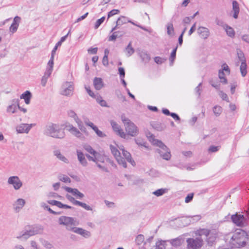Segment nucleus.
<instances>
[{
	"label": "nucleus",
	"mask_w": 249,
	"mask_h": 249,
	"mask_svg": "<svg viewBox=\"0 0 249 249\" xmlns=\"http://www.w3.org/2000/svg\"><path fill=\"white\" fill-rule=\"evenodd\" d=\"M121 120L125 126L127 134L135 137L138 134L139 130L137 126L124 115L121 116Z\"/></svg>",
	"instance_id": "obj_6"
},
{
	"label": "nucleus",
	"mask_w": 249,
	"mask_h": 249,
	"mask_svg": "<svg viewBox=\"0 0 249 249\" xmlns=\"http://www.w3.org/2000/svg\"><path fill=\"white\" fill-rule=\"evenodd\" d=\"M38 233V231L35 228H33L29 230L26 229L21 231L16 236L18 239L21 240H27L30 236L36 235Z\"/></svg>",
	"instance_id": "obj_8"
},
{
	"label": "nucleus",
	"mask_w": 249,
	"mask_h": 249,
	"mask_svg": "<svg viewBox=\"0 0 249 249\" xmlns=\"http://www.w3.org/2000/svg\"><path fill=\"white\" fill-rule=\"evenodd\" d=\"M110 149L112 154L115 157L118 163L124 168L127 167L126 161L130 163L132 166L135 165V162L132 159L131 154L129 152L125 150L123 146L119 147L120 150L122 151L124 157L121 155L120 152L117 148L112 145H110Z\"/></svg>",
	"instance_id": "obj_1"
},
{
	"label": "nucleus",
	"mask_w": 249,
	"mask_h": 249,
	"mask_svg": "<svg viewBox=\"0 0 249 249\" xmlns=\"http://www.w3.org/2000/svg\"><path fill=\"white\" fill-rule=\"evenodd\" d=\"M171 244L174 246H179L181 244V241L179 239H175L171 241Z\"/></svg>",
	"instance_id": "obj_56"
},
{
	"label": "nucleus",
	"mask_w": 249,
	"mask_h": 249,
	"mask_svg": "<svg viewBox=\"0 0 249 249\" xmlns=\"http://www.w3.org/2000/svg\"><path fill=\"white\" fill-rule=\"evenodd\" d=\"M119 13H120V10H119L118 9H113L111 11H110L109 12H108V15H107V18H108L110 17L114 16V15L119 14Z\"/></svg>",
	"instance_id": "obj_54"
},
{
	"label": "nucleus",
	"mask_w": 249,
	"mask_h": 249,
	"mask_svg": "<svg viewBox=\"0 0 249 249\" xmlns=\"http://www.w3.org/2000/svg\"><path fill=\"white\" fill-rule=\"evenodd\" d=\"M47 202L50 205H52L53 206H56L59 208L70 209L73 208V207H72L71 206H69V205H68L66 204H63L61 202L57 201V200H48L47 201Z\"/></svg>",
	"instance_id": "obj_26"
},
{
	"label": "nucleus",
	"mask_w": 249,
	"mask_h": 249,
	"mask_svg": "<svg viewBox=\"0 0 249 249\" xmlns=\"http://www.w3.org/2000/svg\"><path fill=\"white\" fill-rule=\"evenodd\" d=\"M26 201L22 198H18L14 201L12 204V208L16 213H19L25 207Z\"/></svg>",
	"instance_id": "obj_14"
},
{
	"label": "nucleus",
	"mask_w": 249,
	"mask_h": 249,
	"mask_svg": "<svg viewBox=\"0 0 249 249\" xmlns=\"http://www.w3.org/2000/svg\"><path fill=\"white\" fill-rule=\"evenodd\" d=\"M18 27V26L12 23L10 27V31L12 33H15L17 30Z\"/></svg>",
	"instance_id": "obj_61"
},
{
	"label": "nucleus",
	"mask_w": 249,
	"mask_h": 249,
	"mask_svg": "<svg viewBox=\"0 0 249 249\" xmlns=\"http://www.w3.org/2000/svg\"><path fill=\"white\" fill-rule=\"evenodd\" d=\"M144 236L142 234H140V235H138L137 236L136 239V242L139 245L141 244L144 241Z\"/></svg>",
	"instance_id": "obj_52"
},
{
	"label": "nucleus",
	"mask_w": 249,
	"mask_h": 249,
	"mask_svg": "<svg viewBox=\"0 0 249 249\" xmlns=\"http://www.w3.org/2000/svg\"><path fill=\"white\" fill-rule=\"evenodd\" d=\"M30 244L32 249H41L40 246L35 240H31Z\"/></svg>",
	"instance_id": "obj_44"
},
{
	"label": "nucleus",
	"mask_w": 249,
	"mask_h": 249,
	"mask_svg": "<svg viewBox=\"0 0 249 249\" xmlns=\"http://www.w3.org/2000/svg\"><path fill=\"white\" fill-rule=\"evenodd\" d=\"M197 33L199 36L203 39H208L211 36V32L208 28L199 26L197 29Z\"/></svg>",
	"instance_id": "obj_18"
},
{
	"label": "nucleus",
	"mask_w": 249,
	"mask_h": 249,
	"mask_svg": "<svg viewBox=\"0 0 249 249\" xmlns=\"http://www.w3.org/2000/svg\"><path fill=\"white\" fill-rule=\"evenodd\" d=\"M63 188L68 193L72 194L77 198L82 199L85 195L76 188H72L69 187H64Z\"/></svg>",
	"instance_id": "obj_24"
},
{
	"label": "nucleus",
	"mask_w": 249,
	"mask_h": 249,
	"mask_svg": "<svg viewBox=\"0 0 249 249\" xmlns=\"http://www.w3.org/2000/svg\"><path fill=\"white\" fill-rule=\"evenodd\" d=\"M167 34L170 36H173L175 35L174 28L173 25L171 23H169L166 25Z\"/></svg>",
	"instance_id": "obj_37"
},
{
	"label": "nucleus",
	"mask_w": 249,
	"mask_h": 249,
	"mask_svg": "<svg viewBox=\"0 0 249 249\" xmlns=\"http://www.w3.org/2000/svg\"><path fill=\"white\" fill-rule=\"evenodd\" d=\"M66 197L70 202H71L74 205L80 206L87 211H92L93 210L92 207L90 206L89 205L85 203L82 202L81 201L76 200L73 197L71 196L70 195L67 194L66 195Z\"/></svg>",
	"instance_id": "obj_12"
},
{
	"label": "nucleus",
	"mask_w": 249,
	"mask_h": 249,
	"mask_svg": "<svg viewBox=\"0 0 249 249\" xmlns=\"http://www.w3.org/2000/svg\"><path fill=\"white\" fill-rule=\"evenodd\" d=\"M76 155L77 159L79 163L84 167H86L88 165V161L85 158V155L80 150H76Z\"/></svg>",
	"instance_id": "obj_25"
},
{
	"label": "nucleus",
	"mask_w": 249,
	"mask_h": 249,
	"mask_svg": "<svg viewBox=\"0 0 249 249\" xmlns=\"http://www.w3.org/2000/svg\"><path fill=\"white\" fill-rule=\"evenodd\" d=\"M118 37L117 32H113V34L108 37V40L109 41H115Z\"/></svg>",
	"instance_id": "obj_55"
},
{
	"label": "nucleus",
	"mask_w": 249,
	"mask_h": 249,
	"mask_svg": "<svg viewBox=\"0 0 249 249\" xmlns=\"http://www.w3.org/2000/svg\"><path fill=\"white\" fill-rule=\"evenodd\" d=\"M187 249H199L203 245V240L201 237L195 239L188 238L187 241Z\"/></svg>",
	"instance_id": "obj_9"
},
{
	"label": "nucleus",
	"mask_w": 249,
	"mask_h": 249,
	"mask_svg": "<svg viewBox=\"0 0 249 249\" xmlns=\"http://www.w3.org/2000/svg\"><path fill=\"white\" fill-rule=\"evenodd\" d=\"M230 73V70L228 66V65L226 63L223 64L221 66V69L219 70L218 72V77L220 79V82L223 84H227V80L226 78L225 77V75H229Z\"/></svg>",
	"instance_id": "obj_11"
},
{
	"label": "nucleus",
	"mask_w": 249,
	"mask_h": 249,
	"mask_svg": "<svg viewBox=\"0 0 249 249\" xmlns=\"http://www.w3.org/2000/svg\"><path fill=\"white\" fill-rule=\"evenodd\" d=\"M51 74L45 72L44 75L42 76L41 84L42 86L44 87L46 86L47 81L48 80V78L50 76Z\"/></svg>",
	"instance_id": "obj_43"
},
{
	"label": "nucleus",
	"mask_w": 249,
	"mask_h": 249,
	"mask_svg": "<svg viewBox=\"0 0 249 249\" xmlns=\"http://www.w3.org/2000/svg\"><path fill=\"white\" fill-rule=\"evenodd\" d=\"M35 125V124L22 123L16 126V130L18 134H28L29 133L31 128Z\"/></svg>",
	"instance_id": "obj_15"
},
{
	"label": "nucleus",
	"mask_w": 249,
	"mask_h": 249,
	"mask_svg": "<svg viewBox=\"0 0 249 249\" xmlns=\"http://www.w3.org/2000/svg\"><path fill=\"white\" fill-rule=\"evenodd\" d=\"M67 114L69 117L72 118L76 123L79 129L82 131L85 132L86 128L84 126L82 122L78 117L77 114L72 110H69L67 112Z\"/></svg>",
	"instance_id": "obj_13"
},
{
	"label": "nucleus",
	"mask_w": 249,
	"mask_h": 249,
	"mask_svg": "<svg viewBox=\"0 0 249 249\" xmlns=\"http://www.w3.org/2000/svg\"><path fill=\"white\" fill-rule=\"evenodd\" d=\"M220 147L218 146H211L208 149L209 152H215L219 149Z\"/></svg>",
	"instance_id": "obj_58"
},
{
	"label": "nucleus",
	"mask_w": 249,
	"mask_h": 249,
	"mask_svg": "<svg viewBox=\"0 0 249 249\" xmlns=\"http://www.w3.org/2000/svg\"><path fill=\"white\" fill-rule=\"evenodd\" d=\"M232 222L238 226L243 227L246 224V219L243 215L236 213L231 216Z\"/></svg>",
	"instance_id": "obj_17"
},
{
	"label": "nucleus",
	"mask_w": 249,
	"mask_h": 249,
	"mask_svg": "<svg viewBox=\"0 0 249 249\" xmlns=\"http://www.w3.org/2000/svg\"><path fill=\"white\" fill-rule=\"evenodd\" d=\"M224 29L229 36L231 37H233L234 36L235 32L232 28L227 25L226 26H225Z\"/></svg>",
	"instance_id": "obj_36"
},
{
	"label": "nucleus",
	"mask_w": 249,
	"mask_h": 249,
	"mask_svg": "<svg viewBox=\"0 0 249 249\" xmlns=\"http://www.w3.org/2000/svg\"><path fill=\"white\" fill-rule=\"evenodd\" d=\"M94 88L97 90L101 89L103 87V82L101 78L96 77L93 81Z\"/></svg>",
	"instance_id": "obj_31"
},
{
	"label": "nucleus",
	"mask_w": 249,
	"mask_h": 249,
	"mask_svg": "<svg viewBox=\"0 0 249 249\" xmlns=\"http://www.w3.org/2000/svg\"><path fill=\"white\" fill-rule=\"evenodd\" d=\"M47 196L48 198H60L62 197L61 196L54 192H49Z\"/></svg>",
	"instance_id": "obj_47"
},
{
	"label": "nucleus",
	"mask_w": 249,
	"mask_h": 249,
	"mask_svg": "<svg viewBox=\"0 0 249 249\" xmlns=\"http://www.w3.org/2000/svg\"><path fill=\"white\" fill-rule=\"evenodd\" d=\"M194 194H189L187 196L185 197V202L186 203L190 202L193 198Z\"/></svg>",
	"instance_id": "obj_60"
},
{
	"label": "nucleus",
	"mask_w": 249,
	"mask_h": 249,
	"mask_svg": "<svg viewBox=\"0 0 249 249\" xmlns=\"http://www.w3.org/2000/svg\"><path fill=\"white\" fill-rule=\"evenodd\" d=\"M140 56L142 61L145 62H148L150 59V55L146 52L142 51L140 53Z\"/></svg>",
	"instance_id": "obj_38"
},
{
	"label": "nucleus",
	"mask_w": 249,
	"mask_h": 249,
	"mask_svg": "<svg viewBox=\"0 0 249 249\" xmlns=\"http://www.w3.org/2000/svg\"><path fill=\"white\" fill-rule=\"evenodd\" d=\"M53 154L54 156H55L57 158L61 161H63L65 163H69V160L64 155H63L59 150H55L53 152Z\"/></svg>",
	"instance_id": "obj_28"
},
{
	"label": "nucleus",
	"mask_w": 249,
	"mask_h": 249,
	"mask_svg": "<svg viewBox=\"0 0 249 249\" xmlns=\"http://www.w3.org/2000/svg\"><path fill=\"white\" fill-rule=\"evenodd\" d=\"M215 23L217 25L222 27L223 29L227 25L222 20L218 19H216Z\"/></svg>",
	"instance_id": "obj_57"
},
{
	"label": "nucleus",
	"mask_w": 249,
	"mask_h": 249,
	"mask_svg": "<svg viewBox=\"0 0 249 249\" xmlns=\"http://www.w3.org/2000/svg\"><path fill=\"white\" fill-rule=\"evenodd\" d=\"M219 96L222 99L227 102H229V98L227 95L224 93L222 91H219L218 92Z\"/></svg>",
	"instance_id": "obj_51"
},
{
	"label": "nucleus",
	"mask_w": 249,
	"mask_h": 249,
	"mask_svg": "<svg viewBox=\"0 0 249 249\" xmlns=\"http://www.w3.org/2000/svg\"><path fill=\"white\" fill-rule=\"evenodd\" d=\"M58 223L65 226L69 231H72L75 227L79 225L78 221L75 218L67 216H60L58 218Z\"/></svg>",
	"instance_id": "obj_5"
},
{
	"label": "nucleus",
	"mask_w": 249,
	"mask_h": 249,
	"mask_svg": "<svg viewBox=\"0 0 249 249\" xmlns=\"http://www.w3.org/2000/svg\"><path fill=\"white\" fill-rule=\"evenodd\" d=\"M67 129L74 136L80 139H83L84 137L80 130L72 124H69L66 126Z\"/></svg>",
	"instance_id": "obj_22"
},
{
	"label": "nucleus",
	"mask_w": 249,
	"mask_h": 249,
	"mask_svg": "<svg viewBox=\"0 0 249 249\" xmlns=\"http://www.w3.org/2000/svg\"><path fill=\"white\" fill-rule=\"evenodd\" d=\"M149 141L154 145L158 146L159 149L157 150L163 159L169 160L171 157L170 151L168 148L161 141L155 139L153 135L147 136Z\"/></svg>",
	"instance_id": "obj_4"
},
{
	"label": "nucleus",
	"mask_w": 249,
	"mask_h": 249,
	"mask_svg": "<svg viewBox=\"0 0 249 249\" xmlns=\"http://www.w3.org/2000/svg\"><path fill=\"white\" fill-rule=\"evenodd\" d=\"M20 21V18L18 16H16L14 18L13 24H16V25L18 26Z\"/></svg>",
	"instance_id": "obj_64"
},
{
	"label": "nucleus",
	"mask_w": 249,
	"mask_h": 249,
	"mask_svg": "<svg viewBox=\"0 0 249 249\" xmlns=\"http://www.w3.org/2000/svg\"><path fill=\"white\" fill-rule=\"evenodd\" d=\"M213 110L214 115L218 116L221 113L222 109L220 106H215L213 107Z\"/></svg>",
	"instance_id": "obj_41"
},
{
	"label": "nucleus",
	"mask_w": 249,
	"mask_h": 249,
	"mask_svg": "<svg viewBox=\"0 0 249 249\" xmlns=\"http://www.w3.org/2000/svg\"><path fill=\"white\" fill-rule=\"evenodd\" d=\"M20 99H23L26 104L29 105L32 98V94L30 91L27 90L20 95Z\"/></svg>",
	"instance_id": "obj_30"
},
{
	"label": "nucleus",
	"mask_w": 249,
	"mask_h": 249,
	"mask_svg": "<svg viewBox=\"0 0 249 249\" xmlns=\"http://www.w3.org/2000/svg\"><path fill=\"white\" fill-rule=\"evenodd\" d=\"M237 55L241 62H246L243 53L240 50L237 51Z\"/></svg>",
	"instance_id": "obj_50"
},
{
	"label": "nucleus",
	"mask_w": 249,
	"mask_h": 249,
	"mask_svg": "<svg viewBox=\"0 0 249 249\" xmlns=\"http://www.w3.org/2000/svg\"><path fill=\"white\" fill-rule=\"evenodd\" d=\"M241 65H240V71L242 74V76L243 77H244L246 76L247 74V64L246 62H241Z\"/></svg>",
	"instance_id": "obj_40"
},
{
	"label": "nucleus",
	"mask_w": 249,
	"mask_h": 249,
	"mask_svg": "<svg viewBox=\"0 0 249 249\" xmlns=\"http://www.w3.org/2000/svg\"><path fill=\"white\" fill-rule=\"evenodd\" d=\"M106 205L108 208H114L115 207V204L114 202L109 201L108 200H105L104 201Z\"/></svg>",
	"instance_id": "obj_59"
},
{
	"label": "nucleus",
	"mask_w": 249,
	"mask_h": 249,
	"mask_svg": "<svg viewBox=\"0 0 249 249\" xmlns=\"http://www.w3.org/2000/svg\"><path fill=\"white\" fill-rule=\"evenodd\" d=\"M93 130L95 132L96 135L99 137L104 138L106 136V134L102 131L100 130L97 126L94 127V128Z\"/></svg>",
	"instance_id": "obj_45"
},
{
	"label": "nucleus",
	"mask_w": 249,
	"mask_h": 249,
	"mask_svg": "<svg viewBox=\"0 0 249 249\" xmlns=\"http://www.w3.org/2000/svg\"><path fill=\"white\" fill-rule=\"evenodd\" d=\"M83 146L84 150L91 154V156H93L97 152L89 144L85 143Z\"/></svg>",
	"instance_id": "obj_34"
},
{
	"label": "nucleus",
	"mask_w": 249,
	"mask_h": 249,
	"mask_svg": "<svg viewBox=\"0 0 249 249\" xmlns=\"http://www.w3.org/2000/svg\"><path fill=\"white\" fill-rule=\"evenodd\" d=\"M134 49L132 46V43L130 42L125 49L126 55L129 57L134 53Z\"/></svg>",
	"instance_id": "obj_33"
},
{
	"label": "nucleus",
	"mask_w": 249,
	"mask_h": 249,
	"mask_svg": "<svg viewBox=\"0 0 249 249\" xmlns=\"http://www.w3.org/2000/svg\"><path fill=\"white\" fill-rule=\"evenodd\" d=\"M73 89V83L71 82H66L62 85L60 93L64 96H70L72 95Z\"/></svg>",
	"instance_id": "obj_10"
},
{
	"label": "nucleus",
	"mask_w": 249,
	"mask_h": 249,
	"mask_svg": "<svg viewBox=\"0 0 249 249\" xmlns=\"http://www.w3.org/2000/svg\"><path fill=\"white\" fill-rule=\"evenodd\" d=\"M110 124L114 131L118 135L124 139L126 138L127 134L123 131L120 126L118 124H117L115 121L112 120L110 121Z\"/></svg>",
	"instance_id": "obj_21"
},
{
	"label": "nucleus",
	"mask_w": 249,
	"mask_h": 249,
	"mask_svg": "<svg viewBox=\"0 0 249 249\" xmlns=\"http://www.w3.org/2000/svg\"><path fill=\"white\" fill-rule=\"evenodd\" d=\"M127 22H129L132 23V24L136 25L142 30L148 31V30L146 29L145 28L141 26V25H137L135 24L134 22L132 21L131 20H129V18L126 17L121 16H120L118 19L116 21L117 26H122L123 24H126Z\"/></svg>",
	"instance_id": "obj_20"
},
{
	"label": "nucleus",
	"mask_w": 249,
	"mask_h": 249,
	"mask_svg": "<svg viewBox=\"0 0 249 249\" xmlns=\"http://www.w3.org/2000/svg\"><path fill=\"white\" fill-rule=\"evenodd\" d=\"M118 71L120 77L124 78L125 76V71L124 69L122 67H120L118 69Z\"/></svg>",
	"instance_id": "obj_62"
},
{
	"label": "nucleus",
	"mask_w": 249,
	"mask_h": 249,
	"mask_svg": "<svg viewBox=\"0 0 249 249\" xmlns=\"http://www.w3.org/2000/svg\"><path fill=\"white\" fill-rule=\"evenodd\" d=\"M44 133L48 136L56 138L63 139L65 136L64 130L59 124L50 123L44 127Z\"/></svg>",
	"instance_id": "obj_3"
},
{
	"label": "nucleus",
	"mask_w": 249,
	"mask_h": 249,
	"mask_svg": "<svg viewBox=\"0 0 249 249\" xmlns=\"http://www.w3.org/2000/svg\"><path fill=\"white\" fill-rule=\"evenodd\" d=\"M249 237L243 230L236 231L231 237L230 243L233 247L241 248L245 247L248 242Z\"/></svg>",
	"instance_id": "obj_2"
},
{
	"label": "nucleus",
	"mask_w": 249,
	"mask_h": 249,
	"mask_svg": "<svg viewBox=\"0 0 249 249\" xmlns=\"http://www.w3.org/2000/svg\"><path fill=\"white\" fill-rule=\"evenodd\" d=\"M19 107L18 100H13L11 105H9L6 108V111L9 113H15L17 111V108Z\"/></svg>",
	"instance_id": "obj_27"
},
{
	"label": "nucleus",
	"mask_w": 249,
	"mask_h": 249,
	"mask_svg": "<svg viewBox=\"0 0 249 249\" xmlns=\"http://www.w3.org/2000/svg\"><path fill=\"white\" fill-rule=\"evenodd\" d=\"M72 232L80 235L85 238H89L91 236V232L89 231L76 226L75 227Z\"/></svg>",
	"instance_id": "obj_23"
},
{
	"label": "nucleus",
	"mask_w": 249,
	"mask_h": 249,
	"mask_svg": "<svg viewBox=\"0 0 249 249\" xmlns=\"http://www.w3.org/2000/svg\"><path fill=\"white\" fill-rule=\"evenodd\" d=\"M168 192L167 188H161L156 190L153 192L152 194L157 196H160Z\"/></svg>",
	"instance_id": "obj_35"
},
{
	"label": "nucleus",
	"mask_w": 249,
	"mask_h": 249,
	"mask_svg": "<svg viewBox=\"0 0 249 249\" xmlns=\"http://www.w3.org/2000/svg\"><path fill=\"white\" fill-rule=\"evenodd\" d=\"M232 10L234 12L233 17L236 19L238 18L239 13V4L236 1H233L232 2Z\"/></svg>",
	"instance_id": "obj_32"
},
{
	"label": "nucleus",
	"mask_w": 249,
	"mask_h": 249,
	"mask_svg": "<svg viewBox=\"0 0 249 249\" xmlns=\"http://www.w3.org/2000/svg\"><path fill=\"white\" fill-rule=\"evenodd\" d=\"M166 242L164 241H159L156 243V247L158 249H164Z\"/></svg>",
	"instance_id": "obj_46"
},
{
	"label": "nucleus",
	"mask_w": 249,
	"mask_h": 249,
	"mask_svg": "<svg viewBox=\"0 0 249 249\" xmlns=\"http://www.w3.org/2000/svg\"><path fill=\"white\" fill-rule=\"evenodd\" d=\"M152 127L158 131H162L166 127L164 124L161 123H154L152 124Z\"/></svg>",
	"instance_id": "obj_39"
},
{
	"label": "nucleus",
	"mask_w": 249,
	"mask_h": 249,
	"mask_svg": "<svg viewBox=\"0 0 249 249\" xmlns=\"http://www.w3.org/2000/svg\"><path fill=\"white\" fill-rule=\"evenodd\" d=\"M59 179L60 181H62L65 183H70L71 182L70 178L66 175L60 176Z\"/></svg>",
	"instance_id": "obj_48"
},
{
	"label": "nucleus",
	"mask_w": 249,
	"mask_h": 249,
	"mask_svg": "<svg viewBox=\"0 0 249 249\" xmlns=\"http://www.w3.org/2000/svg\"><path fill=\"white\" fill-rule=\"evenodd\" d=\"M86 156L89 161H92L95 163H97L98 162L104 163L105 162V155L98 152H96L93 156H91L89 154H86Z\"/></svg>",
	"instance_id": "obj_19"
},
{
	"label": "nucleus",
	"mask_w": 249,
	"mask_h": 249,
	"mask_svg": "<svg viewBox=\"0 0 249 249\" xmlns=\"http://www.w3.org/2000/svg\"><path fill=\"white\" fill-rule=\"evenodd\" d=\"M7 183L15 191L20 190L23 185L22 181L18 176H11L8 177Z\"/></svg>",
	"instance_id": "obj_7"
},
{
	"label": "nucleus",
	"mask_w": 249,
	"mask_h": 249,
	"mask_svg": "<svg viewBox=\"0 0 249 249\" xmlns=\"http://www.w3.org/2000/svg\"><path fill=\"white\" fill-rule=\"evenodd\" d=\"M54 56L51 55L50 59L48 61L47 63V66L46 68V70L45 72L49 73L50 74H51L53 71V59H54Z\"/></svg>",
	"instance_id": "obj_29"
},
{
	"label": "nucleus",
	"mask_w": 249,
	"mask_h": 249,
	"mask_svg": "<svg viewBox=\"0 0 249 249\" xmlns=\"http://www.w3.org/2000/svg\"><path fill=\"white\" fill-rule=\"evenodd\" d=\"M85 124L86 125L89 126L92 129L94 128V127H96V126L92 122H91L89 121H85Z\"/></svg>",
	"instance_id": "obj_63"
},
{
	"label": "nucleus",
	"mask_w": 249,
	"mask_h": 249,
	"mask_svg": "<svg viewBox=\"0 0 249 249\" xmlns=\"http://www.w3.org/2000/svg\"><path fill=\"white\" fill-rule=\"evenodd\" d=\"M178 48V46L173 50L171 53V55L169 58L170 61V65H172L174 62V60L176 58V52Z\"/></svg>",
	"instance_id": "obj_42"
},
{
	"label": "nucleus",
	"mask_w": 249,
	"mask_h": 249,
	"mask_svg": "<svg viewBox=\"0 0 249 249\" xmlns=\"http://www.w3.org/2000/svg\"><path fill=\"white\" fill-rule=\"evenodd\" d=\"M105 19V17H103L100 19H98L95 23L94 28L97 29L99 28L100 25L104 21Z\"/></svg>",
	"instance_id": "obj_49"
},
{
	"label": "nucleus",
	"mask_w": 249,
	"mask_h": 249,
	"mask_svg": "<svg viewBox=\"0 0 249 249\" xmlns=\"http://www.w3.org/2000/svg\"><path fill=\"white\" fill-rule=\"evenodd\" d=\"M166 59L160 57L159 56H156L154 58L155 62L158 64H161L165 61Z\"/></svg>",
	"instance_id": "obj_53"
},
{
	"label": "nucleus",
	"mask_w": 249,
	"mask_h": 249,
	"mask_svg": "<svg viewBox=\"0 0 249 249\" xmlns=\"http://www.w3.org/2000/svg\"><path fill=\"white\" fill-rule=\"evenodd\" d=\"M196 234L199 236L205 235L206 237L208 236L207 240L209 243H213L216 238V234L215 233L210 232L206 229H202L197 231L196 232Z\"/></svg>",
	"instance_id": "obj_16"
}]
</instances>
